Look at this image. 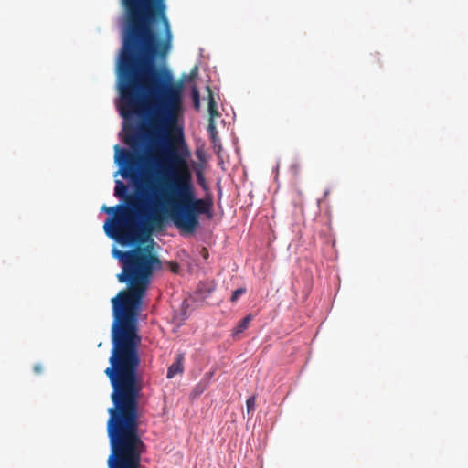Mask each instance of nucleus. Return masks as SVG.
Segmentation results:
<instances>
[{
    "instance_id": "obj_1",
    "label": "nucleus",
    "mask_w": 468,
    "mask_h": 468,
    "mask_svg": "<svg viewBox=\"0 0 468 468\" xmlns=\"http://www.w3.org/2000/svg\"><path fill=\"white\" fill-rule=\"evenodd\" d=\"M156 58H144L117 66L120 115H134L146 121L147 139H152L154 176H163L159 187L161 209L175 226L192 233L199 225L198 216H212V200L197 198L187 158L190 155L183 130L178 126L183 113V86L174 80L166 66H156ZM156 178V176H154Z\"/></svg>"
},
{
    "instance_id": "obj_2",
    "label": "nucleus",
    "mask_w": 468,
    "mask_h": 468,
    "mask_svg": "<svg viewBox=\"0 0 468 468\" xmlns=\"http://www.w3.org/2000/svg\"><path fill=\"white\" fill-rule=\"evenodd\" d=\"M160 186L158 184V187ZM152 195L149 199H144L142 211H135L132 207H121V213L108 218L103 226L107 236L121 245L136 246L128 251L116 248L112 251L122 265L117 279L127 283L128 288L120 291L111 300L113 317L112 349L110 366L104 370L112 389V406L108 410H139L143 378L139 374L142 337L138 320L153 272L161 267L153 248L141 247L140 244L144 243L154 230L162 229L165 221L159 189Z\"/></svg>"
},
{
    "instance_id": "obj_3",
    "label": "nucleus",
    "mask_w": 468,
    "mask_h": 468,
    "mask_svg": "<svg viewBox=\"0 0 468 468\" xmlns=\"http://www.w3.org/2000/svg\"><path fill=\"white\" fill-rule=\"evenodd\" d=\"M125 23L117 66L144 58L166 59L173 41L166 0H120Z\"/></svg>"
},
{
    "instance_id": "obj_4",
    "label": "nucleus",
    "mask_w": 468,
    "mask_h": 468,
    "mask_svg": "<svg viewBox=\"0 0 468 468\" xmlns=\"http://www.w3.org/2000/svg\"><path fill=\"white\" fill-rule=\"evenodd\" d=\"M146 126L140 128L131 127L125 131L124 144L133 150H137L142 143H145L144 151L136 154L126 149L115 145V162L122 167V176L130 178L135 187V195L127 197L126 205H117L115 207H102L108 214H114L117 217L121 211V207H133L135 211H142L144 207V199H149L156 194L158 190L157 180L154 177V159L152 147V139H147L145 131Z\"/></svg>"
},
{
    "instance_id": "obj_5",
    "label": "nucleus",
    "mask_w": 468,
    "mask_h": 468,
    "mask_svg": "<svg viewBox=\"0 0 468 468\" xmlns=\"http://www.w3.org/2000/svg\"><path fill=\"white\" fill-rule=\"evenodd\" d=\"M183 361L184 356L182 354H179L176 361L167 369V378H173L176 374L183 372Z\"/></svg>"
},
{
    "instance_id": "obj_6",
    "label": "nucleus",
    "mask_w": 468,
    "mask_h": 468,
    "mask_svg": "<svg viewBox=\"0 0 468 468\" xmlns=\"http://www.w3.org/2000/svg\"><path fill=\"white\" fill-rule=\"evenodd\" d=\"M207 91L208 95V112H209V118L215 119L216 117L219 116V112L218 111L217 102L215 101L213 92L209 86H207Z\"/></svg>"
},
{
    "instance_id": "obj_7",
    "label": "nucleus",
    "mask_w": 468,
    "mask_h": 468,
    "mask_svg": "<svg viewBox=\"0 0 468 468\" xmlns=\"http://www.w3.org/2000/svg\"><path fill=\"white\" fill-rule=\"evenodd\" d=\"M114 195L118 197L123 198L126 203L127 197L134 196V194H128V186L121 180L115 182Z\"/></svg>"
},
{
    "instance_id": "obj_8",
    "label": "nucleus",
    "mask_w": 468,
    "mask_h": 468,
    "mask_svg": "<svg viewBox=\"0 0 468 468\" xmlns=\"http://www.w3.org/2000/svg\"><path fill=\"white\" fill-rule=\"evenodd\" d=\"M252 318L253 316L251 314H248L242 320H240L235 328L233 335L244 332L249 327L250 323L252 321Z\"/></svg>"
},
{
    "instance_id": "obj_9",
    "label": "nucleus",
    "mask_w": 468,
    "mask_h": 468,
    "mask_svg": "<svg viewBox=\"0 0 468 468\" xmlns=\"http://www.w3.org/2000/svg\"><path fill=\"white\" fill-rule=\"evenodd\" d=\"M255 407H256V397L251 396L246 401L247 412L250 413L251 411H254Z\"/></svg>"
},
{
    "instance_id": "obj_10",
    "label": "nucleus",
    "mask_w": 468,
    "mask_h": 468,
    "mask_svg": "<svg viewBox=\"0 0 468 468\" xmlns=\"http://www.w3.org/2000/svg\"><path fill=\"white\" fill-rule=\"evenodd\" d=\"M246 292V289L245 288H239L237 290H235L233 292H232V295H231V298H230V301L232 303H235L236 301H238V299Z\"/></svg>"
},
{
    "instance_id": "obj_11",
    "label": "nucleus",
    "mask_w": 468,
    "mask_h": 468,
    "mask_svg": "<svg viewBox=\"0 0 468 468\" xmlns=\"http://www.w3.org/2000/svg\"><path fill=\"white\" fill-rule=\"evenodd\" d=\"M207 130H208L209 133L211 134L212 139L215 140L217 131H216V127H215V123H214V119H212V118H209V124H208Z\"/></svg>"
},
{
    "instance_id": "obj_12",
    "label": "nucleus",
    "mask_w": 468,
    "mask_h": 468,
    "mask_svg": "<svg viewBox=\"0 0 468 468\" xmlns=\"http://www.w3.org/2000/svg\"><path fill=\"white\" fill-rule=\"evenodd\" d=\"M192 98H193V101L195 100H200V95H199V91L197 90V88H193L192 89Z\"/></svg>"
},
{
    "instance_id": "obj_13",
    "label": "nucleus",
    "mask_w": 468,
    "mask_h": 468,
    "mask_svg": "<svg viewBox=\"0 0 468 468\" xmlns=\"http://www.w3.org/2000/svg\"><path fill=\"white\" fill-rule=\"evenodd\" d=\"M34 371L37 374H40L42 372V367L41 365L37 364L34 366Z\"/></svg>"
},
{
    "instance_id": "obj_14",
    "label": "nucleus",
    "mask_w": 468,
    "mask_h": 468,
    "mask_svg": "<svg viewBox=\"0 0 468 468\" xmlns=\"http://www.w3.org/2000/svg\"><path fill=\"white\" fill-rule=\"evenodd\" d=\"M193 103H194V107H195L197 110H198V109H199V107H200V101H198V100H195V101H193Z\"/></svg>"
},
{
    "instance_id": "obj_15",
    "label": "nucleus",
    "mask_w": 468,
    "mask_h": 468,
    "mask_svg": "<svg viewBox=\"0 0 468 468\" xmlns=\"http://www.w3.org/2000/svg\"><path fill=\"white\" fill-rule=\"evenodd\" d=\"M177 270H178V265L177 264H175L173 267H172V271L174 272H177Z\"/></svg>"
},
{
    "instance_id": "obj_16",
    "label": "nucleus",
    "mask_w": 468,
    "mask_h": 468,
    "mask_svg": "<svg viewBox=\"0 0 468 468\" xmlns=\"http://www.w3.org/2000/svg\"><path fill=\"white\" fill-rule=\"evenodd\" d=\"M204 250H205V253H204V255H203V256H204V258H207V255H208V252H207V250H205V249H204Z\"/></svg>"
}]
</instances>
